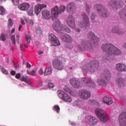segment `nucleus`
<instances>
[{
    "label": "nucleus",
    "mask_w": 126,
    "mask_h": 126,
    "mask_svg": "<svg viewBox=\"0 0 126 126\" xmlns=\"http://www.w3.org/2000/svg\"><path fill=\"white\" fill-rule=\"evenodd\" d=\"M48 87H49V88H54V87H55V85H54L53 83H49Z\"/></svg>",
    "instance_id": "603ef678"
},
{
    "label": "nucleus",
    "mask_w": 126,
    "mask_h": 126,
    "mask_svg": "<svg viewBox=\"0 0 126 126\" xmlns=\"http://www.w3.org/2000/svg\"><path fill=\"white\" fill-rule=\"evenodd\" d=\"M52 72H53V69H52V68L48 67L45 69L44 75H45V76L47 75H50V74H51Z\"/></svg>",
    "instance_id": "2f4dec72"
},
{
    "label": "nucleus",
    "mask_w": 126,
    "mask_h": 126,
    "mask_svg": "<svg viewBox=\"0 0 126 126\" xmlns=\"http://www.w3.org/2000/svg\"><path fill=\"white\" fill-rule=\"evenodd\" d=\"M12 26H13V21L12 19H9L8 22V28H12Z\"/></svg>",
    "instance_id": "4c0bfd02"
},
{
    "label": "nucleus",
    "mask_w": 126,
    "mask_h": 126,
    "mask_svg": "<svg viewBox=\"0 0 126 126\" xmlns=\"http://www.w3.org/2000/svg\"><path fill=\"white\" fill-rule=\"evenodd\" d=\"M79 96L81 99L88 100L91 97V93L88 90H82L79 91Z\"/></svg>",
    "instance_id": "4468645a"
},
{
    "label": "nucleus",
    "mask_w": 126,
    "mask_h": 126,
    "mask_svg": "<svg viewBox=\"0 0 126 126\" xmlns=\"http://www.w3.org/2000/svg\"><path fill=\"white\" fill-rule=\"evenodd\" d=\"M82 81L84 83L85 86H87L91 88H95L96 87L95 82L91 78H83Z\"/></svg>",
    "instance_id": "f8f14e48"
},
{
    "label": "nucleus",
    "mask_w": 126,
    "mask_h": 126,
    "mask_svg": "<svg viewBox=\"0 0 126 126\" xmlns=\"http://www.w3.org/2000/svg\"><path fill=\"white\" fill-rule=\"evenodd\" d=\"M12 1L14 5H17L19 3V0H12Z\"/></svg>",
    "instance_id": "09e8293b"
},
{
    "label": "nucleus",
    "mask_w": 126,
    "mask_h": 126,
    "mask_svg": "<svg viewBox=\"0 0 126 126\" xmlns=\"http://www.w3.org/2000/svg\"><path fill=\"white\" fill-rule=\"evenodd\" d=\"M103 102L106 105H112L113 104V98L109 95H106L103 97Z\"/></svg>",
    "instance_id": "4be33fe9"
},
{
    "label": "nucleus",
    "mask_w": 126,
    "mask_h": 126,
    "mask_svg": "<svg viewBox=\"0 0 126 126\" xmlns=\"http://www.w3.org/2000/svg\"><path fill=\"white\" fill-rule=\"evenodd\" d=\"M36 72H37L36 70H32L31 71L27 70V74H29V75H32V76H36Z\"/></svg>",
    "instance_id": "c9c22d12"
},
{
    "label": "nucleus",
    "mask_w": 126,
    "mask_h": 126,
    "mask_svg": "<svg viewBox=\"0 0 126 126\" xmlns=\"http://www.w3.org/2000/svg\"><path fill=\"white\" fill-rule=\"evenodd\" d=\"M66 10L70 14H74L76 10V6L73 2L69 3L66 7Z\"/></svg>",
    "instance_id": "2eb2a0df"
},
{
    "label": "nucleus",
    "mask_w": 126,
    "mask_h": 126,
    "mask_svg": "<svg viewBox=\"0 0 126 126\" xmlns=\"http://www.w3.org/2000/svg\"><path fill=\"white\" fill-rule=\"evenodd\" d=\"M94 113L102 123H107L109 121V115L103 109L97 108L95 110Z\"/></svg>",
    "instance_id": "0eeeda50"
},
{
    "label": "nucleus",
    "mask_w": 126,
    "mask_h": 126,
    "mask_svg": "<svg viewBox=\"0 0 126 126\" xmlns=\"http://www.w3.org/2000/svg\"><path fill=\"white\" fill-rule=\"evenodd\" d=\"M42 17L44 19H51L52 16H51V14L50 13V11L48 10H43L42 11Z\"/></svg>",
    "instance_id": "a878e982"
},
{
    "label": "nucleus",
    "mask_w": 126,
    "mask_h": 126,
    "mask_svg": "<svg viewBox=\"0 0 126 126\" xmlns=\"http://www.w3.org/2000/svg\"><path fill=\"white\" fill-rule=\"evenodd\" d=\"M71 64L72 66L69 67V68H70V69H75V68L76 67V65L73 63H71Z\"/></svg>",
    "instance_id": "5fc2aeb1"
},
{
    "label": "nucleus",
    "mask_w": 126,
    "mask_h": 126,
    "mask_svg": "<svg viewBox=\"0 0 126 126\" xmlns=\"http://www.w3.org/2000/svg\"><path fill=\"white\" fill-rule=\"evenodd\" d=\"M64 90L66 92H67L68 93L70 94V95H73V92H72L71 90H70V89H69V88H68V87H67V86H65L64 87Z\"/></svg>",
    "instance_id": "72a5a7b5"
},
{
    "label": "nucleus",
    "mask_w": 126,
    "mask_h": 126,
    "mask_svg": "<svg viewBox=\"0 0 126 126\" xmlns=\"http://www.w3.org/2000/svg\"><path fill=\"white\" fill-rule=\"evenodd\" d=\"M88 37L91 39L90 43H86L84 41H82L81 44L78 45V48L80 51H87V50H91L94 47H98L99 46V42L100 39L98 37L95 36V34L93 32H90L88 33Z\"/></svg>",
    "instance_id": "f257e3e1"
},
{
    "label": "nucleus",
    "mask_w": 126,
    "mask_h": 126,
    "mask_svg": "<svg viewBox=\"0 0 126 126\" xmlns=\"http://www.w3.org/2000/svg\"><path fill=\"white\" fill-rule=\"evenodd\" d=\"M26 40L28 43H30L31 41V36L30 35H26Z\"/></svg>",
    "instance_id": "a18cd8bd"
},
{
    "label": "nucleus",
    "mask_w": 126,
    "mask_h": 126,
    "mask_svg": "<svg viewBox=\"0 0 126 126\" xmlns=\"http://www.w3.org/2000/svg\"><path fill=\"white\" fill-rule=\"evenodd\" d=\"M30 5L28 3H23L22 4H20L18 5V8L20 9V10H23V11H26L28 10V8H29Z\"/></svg>",
    "instance_id": "393cba45"
},
{
    "label": "nucleus",
    "mask_w": 126,
    "mask_h": 126,
    "mask_svg": "<svg viewBox=\"0 0 126 126\" xmlns=\"http://www.w3.org/2000/svg\"><path fill=\"white\" fill-rule=\"evenodd\" d=\"M27 47H28L27 44L23 45V44H21L20 45V48L22 51H23V50H24V48H27Z\"/></svg>",
    "instance_id": "de8ad7c7"
},
{
    "label": "nucleus",
    "mask_w": 126,
    "mask_h": 126,
    "mask_svg": "<svg viewBox=\"0 0 126 126\" xmlns=\"http://www.w3.org/2000/svg\"><path fill=\"white\" fill-rule=\"evenodd\" d=\"M58 94V96L59 98L65 101V102H68V103H70L72 101V98L66 93H64L62 91H58L57 92Z\"/></svg>",
    "instance_id": "9b49d317"
},
{
    "label": "nucleus",
    "mask_w": 126,
    "mask_h": 126,
    "mask_svg": "<svg viewBox=\"0 0 126 126\" xmlns=\"http://www.w3.org/2000/svg\"><path fill=\"white\" fill-rule=\"evenodd\" d=\"M101 49L103 52H106L108 55H110V56H116L122 54L120 49L109 43L103 44Z\"/></svg>",
    "instance_id": "f03ea898"
},
{
    "label": "nucleus",
    "mask_w": 126,
    "mask_h": 126,
    "mask_svg": "<svg viewBox=\"0 0 126 126\" xmlns=\"http://www.w3.org/2000/svg\"><path fill=\"white\" fill-rule=\"evenodd\" d=\"M0 39L1 41H3V42H4L5 40H6V35L4 33H2L0 36Z\"/></svg>",
    "instance_id": "ea45409f"
},
{
    "label": "nucleus",
    "mask_w": 126,
    "mask_h": 126,
    "mask_svg": "<svg viewBox=\"0 0 126 126\" xmlns=\"http://www.w3.org/2000/svg\"><path fill=\"white\" fill-rule=\"evenodd\" d=\"M61 45V43L58 38L55 39L54 41H52V46H54L55 47L57 46H60Z\"/></svg>",
    "instance_id": "473e14b6"
},
{
    "label": "nucleus",
    "mask_w": 126,
    "mask_h": 126,
    "mask_svg": "<svg viewBox=\"0 0 126 126\" xmlns=\"http://www.w3.org/2000/svg\"><path fill=\"white\" fill-rule=\"evenodd\" d=\"M70 84L74 88H79L80 87V81L75 78H72L70 80Z\"/></svg>",
    "instance_id": "6ab92c4d"
},
{
    "label": "nucleus",
    "mask_w": 126,
    "mask_h": 126,
    "mask_svg": "<svg viewBox=\"0 0 126 126\" xmlns=\"http://www.w3.org/2000/svg\"><path fill=\"white\" fill-rule=\"evenodd\" d=\"M98 67L99 62L93 61L83 66L82 70L83 72H95L98 70Z\"/></svg>",
    "instance_id": "7ed1b4c3"
},
{
    "label": "nucleus",
    "mask_w": 126,
    "mask_h": 126,
    "mask_svg": "<svg viewBox=\"0 0 126 126\" xmlns=\"http://www.w3.org/2000/svg\"><path fill=\"white\" fill-rule=\"evenodd\" d=\"M83 101H79L78 102L77 106L79 107V108H82L83 109Z\"/></svg>",
    "instance_id": "c03bdc74"
},
{
    "label": "nucleus",
    "mask_w": 126,
    "mask_h": 126,
    "mask_svg": "<svg viewBox=\"0 0 126 126\" xmlns=\"http://www.w3.org/2000/svg\"><path fill=\"white\" fill-rule=\"evenodd\" d=\"M49 39L53 42L55 40H57V39H58V37H56V35H54V34L51 33L49 36Z\"/></svg>",
    "instance_id": "f704fd0d"
},
{
    "label": "nucleus",
    "mask_w": 126,
    "mask_h": 126,
    "mask_svg": "<svg viewBox=\"0 0 126 126\" xmlns=\"http://www.w3.org/2000/svg\"><path fill=\"white\" fill-rule=\"evenodd\" d=\"M94 8L96 9L99 14L102 17H108L109 16V14H108V12H107V10L105 8V6L102 5L101 4H96L94 5Z\"/></svg>",
    "instance_id": "1a4fd4ad"
},
{
    "label": "nucleus",
    "mask_w": 126,
    "mask_h": 126,
    "mask_svg": "<svg viewBox=\"0 0 126 126\" xmlns=\"http://www.w3.org/2000/svg\"><path fill=\"white\" fill-rule=\"evenodd\" d=\"M116 69L120 72H123V71H126V64L125 63H118L116 64Z\"/></svg>",
    "instance_id": "412c9836"
},
{
    "label": "nucleus",
    "mask_w": 126,
    "mask_h": 126,
    "mask_svg": "<svg viewBox=\"0 0 126 126\" xmlns=\"http://www.w3.org/2000/svg\"><path fill=\"white\" fill-rule=\"evenodd\" d=\"M33 11L34 10H33V8H31V9H30V10L29 11V15H30V16L33 15Z\"/></svg>",
    "instance_id": "3c124183"
},
{
    "label": "nucleus",
    "mask_w": 126,
    "mask_h": 126,
    "mask_svg": "<svg viewBox=\"0 0 126 126\" xmlns=\"http://www.w3.org/2000/svg\"><path fill=\"white\" fill-rule=\"evenodd\" d=\"M5 13V9L2 6H0V15H4Z\"/></svg>",
    "instance_id": "58836bf2"
},
{
    "label": "nucleus",
    "mask_w": 126,
    "mask_h": 126,
    "mask_svg": "<svg viewBox=\"0 0 126 126\" xmlns=\"http://www.w3.org/2000/svg\"><path fill=\"white\" fill-rule=\"evenodd\" d=\"M43 54H44V52L43 51H40L38 52V55H43Z\"/></svg>",
    "instance_id": "69168bd1"
},
{
    "label": "nucleus",
    "mask_w": 126,
    "mask_h": 126,
    "mask_svg": "<svg viewBox=\"0 0 126 126\" xmlns=\"http://www.w3.org/2000/svg\"><path fill=\"white\" fill-rule=\"evenodd\" d=\"M119 122L120 126H126V112H123L119 116Z\"/></svg>",
    "instance_id": "dca6fc26"
},
{
    "label": "nucleus",
    "mask_w": 126,
    "mask_h": 126,
    "mask_svg": "<svg viewBox=\"0 0 126 126\" xmlns=\"http://www.w3.org/2000/svg\"><path fill=\"white\" fill-rule=\"evenodd\" d=\"M38 73L40 75H43L44 74V72L43 71V68H41L39 70H38Z\"/></svg>",
    "instance_id": "864d4df0"
},
{
    "label": "nucleus",
    "mask_w": 126,
    "mask_h": 126,
    "mask_svg": "<svg viewBox=\"0 0 126 126\" xmlns=\"http://www.w3.org/2000/svg\"><path fill=\"white\" fill-rule=\"evenodd\" d=\"M85 121L87 125L90 126H94L95 125H97V123H98V120L97 118L92 116H87L86 117Z\"/></svg>",
    "instance_id": "ddd939ff"
},
{
    "label": "nucleus",
    "mask_w": 126,
    "mask_h": 126,
    "mask_svg": "<svg viewBox=\"0 0 126 126\" xmlns=\"http://www.w3.org/2000/svg\"><path fill=\"white\" fill-rule=\"evenodd\" d=\"M27 67H28L29 68H30L31 67V64L29 63V62H27L26 63Z\"/></svg>",
    "instance_id": "13d9d810"
},
{
    "label": "nucleus",
    "mask_w": 126,
    "mask_h": 126,
    "mask_svg": "<svg viewBox=\"0 0 126 126\" xmlns=\"http://www.w3.org/2000/svg\"><path fill=\"white\" fill-rule=\"evenodd\" d=\"M67 23L71 28H75V20L73 16L71 15L69 16L67 19Z\"/></svg>",
    "instance_id": "aec40b11"
},
{
    "label": "nucleus",
    "mask_w": 126,
    "mask_h": 126,
    "mask_svg": "<svg viewBox=\"0 0 126 126\" xmlns=\"http://www.w3.org/2000/svg\"><path fill=\"white\" fill-rule=\"evenodd\" d=\"M39 85H40V86H43V83H39Z\"/></svg>",
    "instance_id": "774afa93"
},
{
    "label": "nucleus",
    "mask_w": 126,
    "mask_h": 126,
    "mask_svg": "<svg viewBox=\"0 0 126 126\" xmlns=\"http://www.w3.org/2000/svg\"><path fill=\"white\" fill-rule=\"evenodd\" d=\"M16 74V72H15V71L12 70L11 72V74L12 75H15V74Z\"/></svg>",
    "instance_id": "052dcab7"
},
{
    "label": "nucleus",
    "mask_w": 126,
    "mask_h": 126,
    "mask_svg": "<svg viewBox=\"0 0 126 126\" xmlns=\"http://www.w3.org/2000/svg\"><path fill=\"white\" fill-rule=\"evenodd\" d=\"M66 47L69 50H72L73 49V45L72 44H68L66 46Z\"/></svg>",
    "instance_id": "8fccbe9b"
},
{
    "label": "nucleus",
    "mask_w": 126,
    "mask_h": 126,
    "mask_svg": "<svg viewBox=\"0 0 126 126\" xmlns=\"http://www.w3.org/2000/svg\"><path fill=\"white\" fill-rule=\"evenodd\" d=\"M116 83L119 87H122L126 84V81L125 79L122 77H119L116 79Z\"/></svg>",
    "instance_id": "b1692460"
},
{
    "label": "nucleus",
    "mask_w": 126,
    "mask_h": 126,
    "mask_svg": "<svg viewBox=\"0 0 126 126\" xmlns=\"http://www.w3.org/2000/svg\"><path fill=\"white\" fill-rule=\"evenodd\" d=\"M95 17H96V15H95V13H93L92 14V16H91V18L93 23H95V22H96L95 21Z\"/></svg>",
    "instance_id": "37998d69"
},
{
    "label": "nucleus",
    "mask_w": 126,
    "mask_h": 126,
    "mask_svg": "<svg viewBox=\"0 0 126 126\" xmlns=\"http://www.w3.org/2000/svg\"><path fill=\"white\" fill-rule=\"evenodd\" d=\"M53 27L59 34L62 33V31H64V32H66L67 33H70L71 31L67 26L63 25H62L60 20L57 19L55 22L54 23L53 25Z\"/></svg>",
    "instance_id": "39448f33"
},
{
    "label": "nucleus",
    "mask_w": 126,
    "mask_h": 126,
    "mask_svg": "<svg viewBox=\"0 0 126 126\" xmlns=\"http://www.w3.org/2000/svg\"><path fill=\"white\" fill-rule=\"evenodd\" d=\"M20 79L22 81H24L27 83V84H30V83L29 82V78H28V76H22L20 77Z\"/></svg>",
    "instance_id": "7c9ffc66"
},
{
    "label": "nucleus",
    "mask_w": 126,
    "mask_h": 126,
    "mask_svg": "<svg viewBox=\"0 0 126 126\" xmlns=\"http://www.w3.org/2000/svg\"><path fill=\"white\" fill-rule=\"evenodd\" d=\"M66 7L65 6L61 5L59 7L58 6H55L51 9V15L52 20H57V18L59 17V14L63 13Z\"/></svg>",
    "instance_id": "423d86ee"
},
{
    "label": "nucleus",
    "mask_w": 126,
    "mask_h": 126,
    "mask_svg": "<svg viewBox=\"0 0 126 126\" xmlns=\"http://www.w3.org/2000/svg\"><path fill=\"white\" fill-rule=\"evenodd\" d=\"M47 7V5L45 4L38 3L34 6V11L36 15H38L39 13L41 12V11L43 8Z\"/></svg>",
    "instance_id": "a211bd4d"
},
{
    "label": "nucleus",
    "mask_w": 126,
    "mask_h": 126,
    "mask_svg": "<svg viewBox=\"0 0 126 126\" xmlns=\"http://www.w3.org/2000/svg\"><path fill=\"white\" fill-rule=\"evenodd\" d=\"M35 32L36 34H38V35H41V33H42V31H41V29H40V28H36Z\"/></svg>",
    "instance_id": "49530a36"
},
{
    "label": "nucleus",
    "mask_w": 126,
    "mask_h": 126,
    "mask_svg": "<svg viewBox=\"0 0 126 126\" xmlns=\"http://www.w3.org/2000/svg\"><path fill=\"white\" fill-rule=\"evenodd\" d=\"M86 11L88 14L90 13V9L91 8V5L87 4H86Z\"/></svg>",
    "instance_id": "a19ab883"
},
{
    "label": "nucleus",
    "mask_w": 126,
    "mask_h": 126,
    "mask_svg": "<svg viewBox=\"0 0 126 126\" xmlns=\"http://www.w3.org/2000/svg\"><path fill=\"white\" fill-rule=\"evenodd\" d=\"M23 26L22 25H20L19 27V31H20V30H21V28H22Z\"/></svg>",
    "instance_id": "338daca9"
},
{
    "label": "nucleus",
    "mask_w": 126,
    "mask_h": 126,
    "mask_svg": "<svg viewBox=\"0 0 126 126\" xmlns=\"http://www.w3.org/2000/svg\"><path fill=\"white\" fill-rule=\"evenodd\" d=\"M15 32V29L13 28L11 30V32L10 33V36H11V34L14 33Z\"/></svg>",
    "instance_id": "4d7b16f0"
},
{
    "label": "nucleus",
    "mask_w": 126,
    "mask_h": 126,
    "mask_svg": "<svg viewBox=\"0 0 126 126\" xmlns=\"http://www.w3.org/2000/svg\"><path fill=\"white\" fill-rule=\"evenodd\" d=\"M123 5H124V1L122 0H117L116 1L112 0L108 2V6L113 8L114 10H117V9L123 7Z\"/></svg>",
    "instance_id": "6e6552de"
},
{
    "label": "nucleus",
    "mask_w": 126,
    "mask_h": 126,
    "mask_svg": "<svg viewBox=\"0 0 126 126\" xmlns=\"http://www.w3.org/2000/svg\"><path fill=\"white\" fill-rule=\"evenodd\" d=\"M53 64L54 67L58 69V70L63 69V64L59 60H54Z\"/></svg>",
    "instance_id": "f3484780"
},
{
    "label": "nucleus",
    "mask_w": 126,
    "mask_h": 126,
    "mask_svg": "<svg viewBox=\"0 0 126 126\" xmlns=\"http://www.w3.org/2000/svg\"><path fill=\"white\" fill-rule=\"evenodd\" d=\"M123 48H124V49H126V42L124 43L123 45Z\"/></svg>",
    "instance_id": "680f3d73"
},
{
    "label": "nucleus",
    "mask_w": 126,
    "mask_h": 126,
    "mask_svg": "<svg viewBox=\"0 0 126 126\" xmlns=\"http://www.w3.org/2000/svg\"><path fill=\"white\" fill-rule=\"evenodd\" d=\"M24 19L26 22H27L28 26H30L31 27L32 25H34V21L33 20L29 19L26 17H24Z\"/></svg>",
    "instance_id": "c756f323"
},
{
    "label": "nucleus",
    "mask_w": 126,
    "mask_h": 126,
    "mask_svg": "<svg viewBox=\"0 0 126 126\" xmlns=\"http://www.w3.org/2000/svg\"><path fill=\"white\" fill-rule=\"evenodd\" d=\"M61 37L62 38V40L66 43H70L72 42V37H71L70 35L67 34H64L63 35H61Z\"/></svg>",
    "instance_id": "5701e85b"
},
{
    "label": "nucleus",
    "mask_w": 126,
    "mask_h": 126,
    "mask_svg": "<svg viewBox=\"0 0 126 126\" xmlns=\"http://www.w3.org/2000/svg\"><path fill=\"white\" fill-rule=\"evenodd\" d=\"M112 32L115 34H118V35H123L124 32L119 27H114L112 29Z\"/></svg>",
    "instance_id": "bb28decb"
},
{
    "label": "nucleus",
    "mask_w": 126,
    "mask_h": 126,
    "mask_svg": "<svg viewBox=\"0 0 126 126\" xmlns=\"http://www.w3.org/2000/svg\"><path fill=\"white\" fill-rule=\"evenodd\" d=\"M0 70L2 72L3 74H8V71L6 70L3 67L0 66Z\"/></svg>",
    "instance_id": "e433bc0d"
},
{
    "label": "nucleus",
    "mask_w": 126,
    "mask_h": 126,
    "mask_svg": "<svg viewBox=\"0 0 126 126\" xmlns=\"http://www.w3.org/2000/svg\"><path fill=\"white\" fill-rule=\"evenodd\" d=\"M82 22L79 25L81 28H86L89 27L90 25V22L89 21V17L85 13L82 14Z\"/></svg>",
    "instance_id": "9d476101"
},
{
    "label": "nucleus",
    "mask_w": 126,
    "mask_h": 126,
    "mask_svg": "<svg viewBox=\"0 0 126 126\" xmlns=\"http://www.w3.org/2000/svg\"><path fill=\"white\" fill-rule=\"evenodd\" d=\"M19 35L17 34L16 35V38H15V35H12L11 36V41L12 42L13 45H15L16 44V41L17 42L18 44H19Z\"/></svg>",
    "instance_id": "c85d7f7f"
},
{
    "label": "nucleus",
    "mask_w": 126,
    "mask_h": 126,
    "mask_svg": "<svg viewBox=\"0 0 126 126\" xmlns=\"http://www.w3.org/2000/svg\"><path fill=\"white\" fill-rule=\"evenodd\" d=\"M119 15L121 19L126 22V9L121 10L119 12Z\"/></svg>",
    "instance_id": "cd10ccee"
},
{
    "label": "nucleus",
    "mask_w": 126,
    "mask_h": 126,
    "mask_svg": "<svg viewBox=\"0 0 126 126\" xmlns=\"http://www.w3.org/2000/svg\"><path fill=\"white\" fill-rule=\"evenodd\" d=\"M75 31L76 32H78V33H79V32H80V30L79 29V28H76Z\"/></svg>",
    "instance_id": "e2e57ef3"
},
{
    "label": "nucleus",
    "mask_w": 126,
    "mask_h": 126,
    "mask_svg": "<svg viewBox=\"0 0 126 126\" xmlns=\"http://www.w3.org/2000/svg\"><path fill=\"white\" fill-rule=\"evenodd\" d=\"M71 126H76V123H74V122H71Z\"/></svg>",
    "instance_id": "0e129e2a"
},
{
    "label": "nucleus",
    "mask_w": 126,
    "mask_h": 126,
    "mask_svg": "<svg viewBox=\"0 0 126 126\" xmlns=\"http://www.w3.org/2000/svg\"><path fill=\"white\" fill-rule=\"evenodd\" d=\"M111 79V73L109 71L103 73L101 77L97 79L96 83L101 87H105L107 86L108 81Z\"/></svg>",
    "instance_id": "20e7f679"
},
{
    "label": "nucleus",
    "mask_w": 126,
    "mask_h": 126,
    "mask_svg": "<svg viewBox=\"0 0 126 126\" xmlns=\"http://www.w3.org/2000/svg\"><path fill=\"white\" fill-rule=\"evenodd\" d=\"M21 23L22 25H25V21H24V19H23V18H21Z\"/></svg>",
    "instance_id": "6e6d98bb"
},
{
    "label": "nucleus",
    "mask_w": 126,
    "mask_h": 126,
    "mask_svg": "<svg viewBox=\"0 0 126 126\" xmlns=\"http://www.w3.org/2000/svg\"><path fill=\"white\" fill-rule=\"evenodd\" d=\"M54 111L57 112V113H60V106L59 105H55L53 108Z\"/></svg>",
    "instance_id": "79ce46f5"
},
{
    "label": "nucleus",
    "mask_w": 126,
    "mask_h": 126,
    "mask_svg": "<svg viewBox=\"0 0 126 126\" xmlns=\"http://www.w3.org/2000/svg\"><path fill=\"white\" fill-rule=\"evenodd\" d=\"M21 76V75L19 73H17L16 75V78H17L18 79H19L20 77Z\"/></svg>",
    "instance_id": "bf43d9fd"
}]
</instances>
